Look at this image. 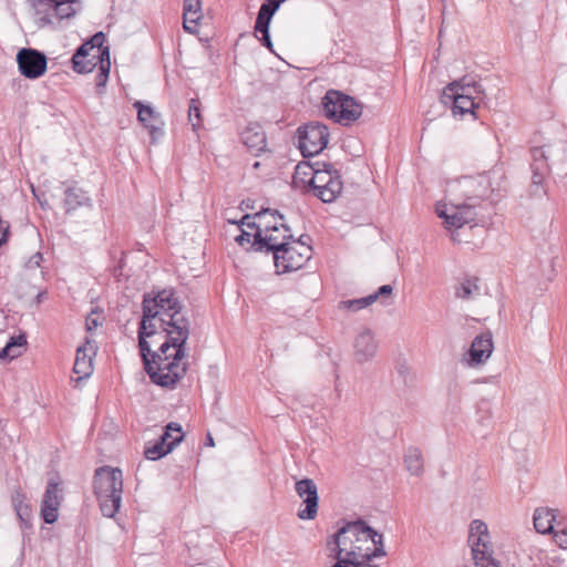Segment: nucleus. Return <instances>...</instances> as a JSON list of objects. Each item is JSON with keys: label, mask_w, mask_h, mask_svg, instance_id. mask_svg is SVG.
<instances>
[{"label": "nucleus", "mask_w": 567, "mask_h": 567, "mask_svg": "<svg viewBox=\"0 0 567 567\" xmlns=\"http://www.w3.org/2000/svg\"><path fill=\"white\" fill-rule=\"evenodd\" d=\"M504 178L502 168L494 167L476 176H462L446 183L450 206L436 205V214L444 220L446 229H457L475 220V208L481 200L488 199L495 190L501 189Z\"/></svg>", "instance_id": "1"}, {"label": "nucleus", "mask_w": 567, "mask_h": 567, "mask_svg": "<svg viewBox=\"0 0 567 567\" xmlns=\"http://www.w3.org/2000/svg\"><path fill=\"white\" fill-rule=\"evenodd\" d=\"M94 494L103 516L113 518L120 511L123 494V473L117 467L102 466L95 470Z\"/></svg>", "instance_id": "2"}, {"label": "nucleus", "mask_w": 567, "mask_h": 567, "mask_svg": "<svg viewBox=\"0 0 567 567\" xmlns=\"http://www.w3.org/2000/svg\"><path fill=\"white\" fill-rule=\"evenodd\" d=\"M105 34L96 32L82 43L72 56V68L76 73H90L100 68L102 61H110V47L104 45Z\"/></svg>", "instance_id": "3"}, {"label": "nucleus", "mask_w": 567, "mask_h": 567, "mask_svg": "<svg viewBox=\"0 0 567 567\" xmlns=\"http://www.w3.org/2000/svg\"><path fill=\"white\" fill-rule=\"evenodd\" d=\"M155 358L150 360V354L142 357L144 369L151 381L163 388H174L186 374V363L182 362L183 359H175V355L161 359L158 354Z\"/></svg>", "instance_id": "4"}, {"label": "nucleus", "mask_w": 567, "mask_h": 567, "mask_svg": "<svg viewBox=\"0 0 567 567\" xmlns=\"http://www.w3.org/2000/svg\"><path fill=\"white\" fill-rule=\"evenodd\" d=\"M189 326L188 319H178V321H173L172 326H167L166 330L162 329L165 340L157 351L151 350L150 360H155L158 354L161 359L162 357L173 358V355H175V359H184L186 342L190 332Z\"/></svg>", "instance_id": "5"}, {"label": "nucleus", "mask_w": 567, "mask_h": 567, "mask_svg": "<svg viewBox=\"0 0 567 567\" xmlns=\"http://www.w3.org/2000/svg\"><path fill=\"white\" fill-rule=\"evenodd\" d=\"M30 3L40 28L74 17L78 12L74 6L80 7L79 0H30Z\"/></svg>", "instance_id": "6"}, {"label": "nucleus", "mask_w": 567, "mask_h": 567, "mask_svg": "<svg viewBox=\"0 0 567 567\" xmlns=\"http://www.w3.org/2000/svg\"><path fill=\"white\" fill-rule=\"evenodd\" d=\"M148 301V307L153 311H158V323H161V328L166 330L167 326H172L173 321H178V319H187L185 316L181 315L182 305L178 298L175 296V290L173 288H165L159 290L154 296L151 293H146L143 297V302Z\"/></svg>", "instance_id": "7"}, {"label": "nucleus", "mask_w": 567, "mask_h": 567, "mask_svg": "<svg viewBox=\"0 0 567 567\" xmlns=\"http://www.w3.org/2000/svg\"><path fill=\"white\" fill-rule=\"evenodd\" d=\"M385 555L383 535L357 517V557L372 561Z\"/></svg>", "instance_id": "8"}, {"label": "nucleus", "mask_w": 567, "mask_h": 567, "mask_svg": "<svg viewBox=\"0 0 567 567\" xmlns=\"http://www.w3.org/2000/svg\"><path fill=\"white\" fill-rule=\"evenodd\" d=\"M310 188L315 196L323 203H331L342 190L341 177L338 172L333 169L332 164L321 163L313 176Z\"/></svg>", "instance_id": "9"}, {"label": "nucleus", "mask_w": 567, "mask_h": 567, "mask_svg": "<svg viewBox=\"0 0 567 567\" xmlns=\"http://www.w3.org/2000/svg\"><path fill=\"white\" fill-rule=\"evenodd\" d=\"M298 147L303 157H311L327 146L329 141L328 127L319 122H309L297 130Z\"/></svg>", "instance_id": "10"}, {"label": "nucleus", "mask_w": 567, "mask_h": 567, "mask_svg": "<svg viewBox=\"0 0 567 567\" xmlns=\"http://www.w3.org/2000/svg\"><path fill=\"white\" fill-rule=\"evenodd\" d=\"M322 107L328 118L349 125L354 120V97L337 90H328L322 97Z\"/></svg>", "instance_id": "11"}, {"label": "nucleus", "mask_w": 567, "mask_h": 567, "mask_svg": "<svg viewBox=\"0 0 567 567\" xmlns=\"http://www.w3.org/2000/svg\"><path fill=\"white\" fill-rule=\"evenodd\" d=\"M309 245H301V249L291 245L289 240L274 255V264L278 272H289L300 269L311 257Z\"/></svg>", "instance_id": "12"}, {"label": "nucleus", "mask_w": 567, "mask_h": 567, "mask_svg": "<svg viewBox=\"0 0 567 567\" xmlns=\"http://www.w3.org/2000/svg\"><path fill=\"white\" fill-rule=\"evenodd\" d=\"M17 62L19 71L28 79H38L47 71V56L35 49H20L17 54Z\"/></svg>", "instance_id": "13"}, {"label": "nucleus", "mask_w": 567, "mask_h": 567, "mask_svg": "<svg viewBox=\"0 0 567 567\" xmlns=\"http://www.w3.org/2000/svg\"><path fill=\"white\" fill-rule=\"evenodd\" d=\"M280 233L269 231L265 235L261 233H255L252 240V249L259 252H276L280 251V248L285 246V244L293 239L291 234V228L284 224H279Z\"/></svg>", "instance_id": "14"}, {"label": "nucleus", "mask_w": 567, "mask_h": 567, "mask_svg": "<svg viewBox=\"0 0 567 567\" xmlns=\"http://www.w3.org/2000/svg\"><path fill=\"white\" fill-rule=\"evenodd\" d=\"M394 373L395 379L393 382L399 396L406 401L410 400L413 392L416 390L417 379L409 361L403 355H399L395 359Z\"/></svg>", "instance_id": "15"}, {"label": "nucleus", "mask_w": 567, "mask_h": 567, "mask_svg": "<svg viewBox=\"0 0 567 567\" xmlns=\"http://www.w3.org/2000/svg\"><path fill=\"white\" fill-rule=\"evenodd\" d=\"M158 311L152 312V309L148 307V301L142 302V320L138 327V348L141 357L151 354V346L146 339L163 333L161 324L158 327L156 324V322H158Z\"/></svg>", "instance_id": "16"}, {"label": "nucleus", "mask_w": 567, "mask_h": 567, "mask_svg": "<svg viewBox=\"0 0 567 567\" xmlns=\"http://www.w3.org/2000/svg\"><path fill=\"white\" fill-rule=\"evenodd\" d=\"M296 493L302 499L305 508L298 512L300 519H315L318 513V488L313 480L302 478L296 482Z\"/></svg>", "instance_id": "17"}, {"label": "nucleus", "mask_w": 567, "mask_h": 567, "mask_svg": "<svg viewBox=\"0 0 567 567\" xmlns=\"http://www.w3.org/2000/svg\"><path fill=\"white\" fill-rule=\"evenodd\" d=\"M62 499L63 496L61 494L59 484L54 481H49L43 495L40 512L44 523L53 524L56 522Z\"/></svg>", "instance_id": "18"}, {"label": "nucleus", "mask_w": 567, "mask_h": 567, "mask_svg": "<svg viewBox=\"0 0 567 567\" xmlns=\"http://www.w3.org/2000/svg\"><path fill=\"white\" fill-rule=\"evenodd\" d=\"M493 349V338L491 332H484L476 336L467 352L468 364L473 367L484 363L491 357Z\"/></svg>", "instance_id": "19"}, {"label": "nucleus", "mask_w": 567, "mask_h": 567, "mask_svg": "<svg viewBox=\"0 0 567 567\" xmlns=\"http://www.w3.org/2000/svg\"><path fill=\"white\" fill-rule=\"evenodd\" d=\"M379 349L374 333L365 328L357 336V364L372 361Z\"/></svg>", "instance_id": "20"}, {"label": "nucleus", "mask_w": 567, "mask_h": 567, "mask_svg": "<svg viewBox=\"0 0 567 567\" xmlns=\"http://www.w3.org/2000/svg\"><path fill=\"white\" fill-rule=\"evenodd\" d=\"M133 106L137 110L138 121L150 131L153 140L164 134L161 127L163 124L161 116L153 107L143 104L141 101H136Z\"/></svg>", "instance_id": "21"}, {"label": "nucleus", "mask_w": 567, "mask_h": 567, "mask_svg": "<svg viewBox=\"0 0 567 567\" xmlns=\"http://www.w3.org/2000/svg\"><path fill=\"white\" fill-rule=\"evenodd\" d=\"M352 530H354V522H349L343 527L339 528L331 539L327 542V548L330 553L354 555L353 543L347 536V534Z\"/></svg>", "instance_id": "22"}, {"label": "nucleus", "mask_w": 567, "mask_h": 567, "mask_svg": "<svg viewBox=\"0 0 567 567\" xmlns=\"http://www.w3.org/2000/svg\"><path fill=\"white\" fill-rule=\"evenodd\" d=\"M476 97L474 95L443 91L441 99L444 104H452L453 114L464 115L467 113L474 114V109L478 106V103L475 102Z\"/></svg>", "instance_id": "23"}, {"label": "nucleus", "mask_w": 567, "mask_h": 567, "mask_svg": "<svg viewBox=\"0 0 567 567\" xmlns=\"http://www.w3.org/2000/svg\"><path fill=\"white\" fill-rule=\"evenodd\" d=\"M241 141L255 155L266 151L267 138L261 125L250 123L241 133Z\"/></svg>", "instance_id": "24"}, {"label": "nucleus", "mask_w": 567, "mask_h": 567, "mask_svg": "<svg viewBox=\"0 0 567 567\" xmlns=\"http://www.w3.org/2000/svg\"><path fill=\"white\" fill-rule=\"evenodd\" d=\"M63 206L65 208V213L70 214L80 207H90L91 198L82 188L69 186L64 190Z\"/></svg>", "instance_id": "25"}, {"label": "nucleus", "mask_w": 567, "mask_h": 567, "mask_svg": "<svg viewBox=\"0 0 567 567\" xmlns=\"http://www.w3.org/2000/svg\"><path fill=\"white\" fill-rule=\"evenodd\" d=\"M258 220V231L265 235L269 231L280 233L278 219H284L277 209L264 208L254 215Z\"/></svg>", "instance_id": "26"}, {"label": "nucleus", "mask_w": 567, "mask_h": 567, "mask_svg": "<svg viewBox=\"0 0 567 567\" xmlns=\"http://www.w3.org/2000/svg\"><path fill=\"white\" fill-rule=\"evenodd\" d=\"M557 509L549 507H538L534 512L533 520L537 533L546 535L554 532V522Z\"/></svg>", "instance_id": "27"}, {"label": "nucleus", "mask_w": 567, "mask_h": 567, "mask_svg": "<svg viewBox=\"0 0 567 567\" xmlns=\"http://www.w3.org/2000/svg\"><path fill=\"white\" fill-rule=\"evenodd\" d=\"M320 162L310 163V162H300L296 168L292 176V184L295 187H310L313 182V176L320 166Z\"/></svg>", "instance_id": "28"}, {"label": "nucleus", "mask_w": 567, "mask_h": 567, "mask_svg": "<svg viewBox=\"0 0 567 567\" xmlns=\"http://www.w3.org/2000/svg\"><path fill=\"white\" fill-rule=\"evenodd\" d=\"M25 501H27V497L21 491L17 489L13 493L12 505L14 507L17 516L20 519L21 527L24 529H29L32 527V524H31L32 509H31V506Z\"/></svg>", "instance_id": "29"}, {"label": "nucleus", "mask_w": 567, "mask_h": 567, "mask_svg": "<svg viewBox=\"0 0 567 567\" xmlns=\"http://www.w3.org/2000/svg\"><path fill=\"white\" fill-rule=\"evenodd\" d=\"M480 279L476 277H466L455 286V297L465 301L475 300L482 295Z\"/></svg>", "instance_id": "30"}, {"label": "nucleus", "mask_w": 567, "mask_h": 567, "mask_svg": "<svg viewBox=\"0 0 567 567\" xmlns=\"http://www.w3.org/2000/svg\"><path fill=\"white\" fill-rule=\"evenodd\" d=\"M73 372L79 374L76 381L89 378L93 372L92 355L87 352L85 346L79 347L76 349Z\"/></svg>", "instance_id": "31"}, {"label": "nucleus", "mask_w": 567, "mask_h": 567, "mask_svg": "<svg viewBox=\"0 0 567 567\" xmlns=\"http://www.w3.org/2000/svg\"><path fill=\"white\" fill-rule=\"evenodd\" d=\"M404 464L406 471L414 476H420L424 472L423 456L420 449L410 446L404 454Z\"/></svg>", "instance_id": "32"}, {"label": "nucleus", "mask_w": 567, "mask_h": 567, "mask_svg": "<svg viewBox=\"0 0 567 567\" xmlns=\"http://www.w3.org/2000/svg\"><path fill=\"white\" fill-rule=\"evenodd\" d=\"M393 287L391 285H383L378 290L367 297L357 298V309H363L380 300L382 305L386 303V299L391 298Z\"/></svg>", "instance_id": "33"}, {"label": "nucleus", "mask_w": 567, "mask_h": 567, "mask_svg": "<svg viewBox=\"0 0 567 567\" xmlns=\"http://www.w3.org/2000/svg\"><path fill=\"white\" fill-rule=\"evenodd\" d=\"M27 344L23 336L11 337L7 344L0 350V360L14 359L21 355V349Z\"/></svg>", "instance_id": "34"}, {"label": "nucleus", "mask_w": 567, "mask_h": 567, "mask_svg": "<svg viewBox=\"0 0 567 567\" xmlns=\"http://www.w3.org/2000/svg\"><path fill=\"white\" fill-rule=\"evenodd\" d=\"M183 440V435H177L173 441L167 443L166 447H162L161 444L155 443L152 446H147L144 450V455L147 460L156 461L168 454L177 444Z\"/></svg>", "instance_id": "35"}, {"label": "nucleus", "mask_w": 567, "mask_h": 567, "mask_svg": "<svg viewBox=\"0 0 567 567\" xmlns=\"http://www.w3.org/2000/svg\"><path fill=\"white\" fill-rule=\"evenodd\" d=\"M374 425L382 439H390L395 434V424L390 415L381 413L375 417Z\"/></svg>", "instance_id": "36"}, {"label": "nucleus", "mask_w": 567, "mask_h": 567, "mask_svg": "<svg viewBox=\"0 0 567 567\" xmlns=\"http://www.w3.org/2000/svg\"><path fill=\"white\" fill-rule=\"evenodd\" d=\"M457 89L474 91L475 94H477V95L484 94V89L482 87V85L480 83L475 82L470 76H463L462 79L447 84L445 86L444 91L456 92Z\"/></svg>", "instance_id": "37"}, {"label": "nucleus", "mask_w": 567, "mask_h": 567, "mask_svg": "<svg viewBox=\"0 0 567 567\" xmlns=\"http://www.w3.org/2000/svg\"><path fill=\"white\" fill-rule=\"evenodd\" d=\"M468 543L471 544L473 559L475 558L476 554L477 556H482V554H493L489 548L491 542L488 533L487 536H477L475 539H472Z\"/></svg>", "instance_id": "38"}, {"label": "nucleus", "mask_w": 567, "mask_h": 567, "mask_svg": "<svg viewBox=\"0 0 567 567\" xmlns=\"http://www.w3.org/2000/svg\"><path fill=\"white\" fill-rule=\"evenodd\" d=\"M183 17H186V23L194 21L192 17H200L202 14V0H184Z\"/></svg>", "instance_id": "39"}, {"label": "nucleus", "mask_w": 567, "mask_h": 567, "mask_svg": "<svg viewBox=\"0 0 567 567\" xmlns=\"http://www.w3.org/2000/svg\"><path fill=\"white\" fill-rule=\"evenodd\" d=\"M188 120L192 123L194 130H197L202 125V115L198 100H190L188 109Z\"/></svg>", "instance_id": "40"}, {"label": "nucleus", "mask_w": 567, "mask_h": 567, "mask_svg": "<svg viewBox=\"0 0 567 567\" xmlns=\"http://www.w3.org/2000/svg\"><path fill=\"white\" fill-rule=\"evenodd\" d=\"M487 525L480 519H474L470 525L468 542L475 539L477 536H487Z\"/></svg>", "instance_id": "41"}, {"label": "nucleus", "mask_w": 567, "mask_h": 567, "mask_svg": "<svg viewBox=\"0 0 567 567\" xmlns=\"http://www.w3.org/2000/svg\"><path fill=\"white\" fill-rule=\"evenodd\" d=\"M473 560L476 567H501V563L493 557V554H482V556L476 554Z\"/></svg>", "instance_id": "42"}, {"label": "nucleus", "mask_w": 567, "mask_h": 567, "mask_svg": "<svg viewBox=\"0 0 567 567\" xmlns=\"http://www.w3.org/2000/svg\"><path fill=\"white\" fill-rule=\"evenodd\" d=\"M111 70V62H103L101 63V66L99 68V73L95 79V83L97 87L105 86Z\"/></svg>", "instance_id": "43"}, {"label": "nucleus", "mask_w": 567, "mask_h": 567, "mask_svg": "<svg viewBox=\"0 0 567 567\" xmlns=\"http://www.w3.org/2000/svg\"><path fill=\"white\" fill-rule=\"evenodd\" d=\"M533 184L540 185L544 181L545 173L547 172V164H532Z\"/></svg>", "instance_id": "44"}, {"label": "nucleus", "mask_w": 567, "mask_h": 567, "mask_svg": "<svg viewBox=\"0 0 567 567\" xmlns=\"http://www.w3.org/2000/svg\"><path fill=\"white\" fill-rule=\"evenodd\" d=\"M554 532H567V516L563 515L558 509L554 522Z\"/></svg>", "instance_id": "45"}, {"label": "nucleus", "mask_w": 567, "mask_h": 567, "mask_svg": "<svg viewBox=\"0 0 567 567\" xmlns=\"http://www.w3.org/2000/svg\"><path fill=\"white\" fill-rule=\"evenodd\" d=\"M532 155H533V159H534L533 164H538V165L547 164L546 163L547 156L545 154V151L542 147L533 148Z\"/></svg>", "instance_id": "46"}, {"label": "nucleus", "mask_w": 567, "mask_h": 567, "mask_svg": "<svg viewBox=\"0 0 567 567\" xmlns=\"http://www.w3.org/2000/svg\"><path fill=\"white\" fill-rule=\"evenodd\" d=\"M183 18H184V22H183L184 30L190 34L198 33L197 24L202 18L197 17V16L192 17L193 20H195V21H188L187 23H186V17H183Z\"/></svg>", "instance_id": "47"}, {"label": "nucleus", "mask_w": 567, "mask_h": 567, "mask_svg": "<svg viewBox=\"0 0 567 567\" xmlns=\"http://www.w3.org/2000/svg\"><path fill=\"white\" fill-rule=\"evenodd\" d=\"M554 542L563 549H567V532H553Z\"/></svg>", "instance_id": "48"}, {"label": "nucleus", "mask_w": 567, "mask_h": 567, "mask_svg": "<svg viewBox=\"0 0 567 567\" xmlns=\"http://www.w3.org/2000/svg\"><path fill=\"white\" fill-rule=\"evenodd\" d=\"M10 231L9 223L0 218V247L7 243Z\"/></svg>", "instance_id": "49"}, {"label": "nucleus", "mask_w": 567, "mask_h": 567, "mask_svg": "<svg viewBox=\"0 0 567 567\" xmlns=\"http://www.w3.org/2000/svg\"><path fill=\"white\" fill-rule=\"evenodd\" d=\"M255 219L254 215L246 214L241 218L240 224L246 225L248 228H255L256 231H258V220L256 221Z\"/></svg>", "instance_id": "50"}, {"label": "nucleus", "mask_w": 567, "mask_h": 567, "mask_svg": "<svg viewBox=\"0 0 567 567\" xmlns=\"http://www.w3.org/2000/svg\"><path fill=\"white\" fill-rule=\"evenodd\" d=\"M235 240L238 243V245L244 246L245 244H251V235L245 230L241 231L240 235H238Z\"/></svg>", "instance_id": "51"}, {"label": "nucleus", "mask_w": 567, "mask_h": 567, "mask_svg": "<svg viewBox=\"0 0 567 567\" xmlns=\"http://www.w3.org/2000/svg\"><path fill=\"white\" fill-rule=\"evenodd\" d=\"M94 315H95V312L92 311L91 315H89L86 317V322L85 323H86V329L89 331H92L93 329H95L100 324L97 318L94 317Z\"/></svg>", "instance_id": "52"}, {"label": "nucleus", "mask_w": 567, "mask_h": 567, "mask_svg": "<svg viewBox=\"0 0 567 567\" xmlns=\"http://www.w3.org/2000/svg\"><path fill=\"white\" fill-rule=\"evenodd\" d=\"M165 430L169 431L171 433H176V436H177V435H183V436H184V434H183V432H182V426H181V424H178V423H176V422H169V423L166 425Z\"/></svg>", "instance_id": "53"}, {"label": "nucleus", "mask_w": 567, "mask_h": 567, "mask_svg": "<svg viewBox=\"0 0 567 567\" xmlns=\"http://www.w3.org/2000/svg\"><path fill=\"white\" fill-rule=\"evenodd\" d=\"M42 261V255L40 252L34 254L28 261V267L34 268L39 267Z\"/></svg>", "instance_id": "54"}, {"label": "nucleus", "mask_w": 567, "mask_h": 567, "mask_svg": "<svg viewBox=\"0 0 567 567\" xmlns=\"http://www.w3.org/2000/svg\"><path fill=\"white\" fill-rule=\"evenodd\" d=\"M293 244H298L299 248L301 249V245H308V241L310 240V237L308 235H301L297 240L291 239Z\"/></svg>", "instance_id": "55"}, {"label": "nucleus", "mask_w": 567, "mask_h": 567, "mask_svg": "<svg viewBox=\"0 0 567 567\" xmlns=\"http://www.w3.org/2000/svg\"><path fill=\"white\" fill-rule=\"evenodd\" d=\"M357 563H359V560H357ZM371 561H368L367 559H362L360 560V567H379L377 565H372L370 564Z\"/></svg>", "instance_id": "56"}, {"label": "nucleus", "mask_w": 567, "mask_h": 567, "mask_svg": "<svg viewBox=\"0 0 567 567\" xmlns=\"http://www.w3.org/2000/svg\"><path fill=\"white\" fill-rule=\"evenodd\" d=\"M163 436H165L167 439V442H171V441H173V439L176 437V435L174 436L173 433H171L167 430L164 431Z\"/></svg>", "instance_id": "57"}, {"label": "nucleus", "mask_w": 567, "mask_h": 567, "mask_svg": "<svg viewBox=\"0 0 567 567\" xmlns=\"http://www.w3.org/2000/svg\"><path fill=\"white\" fill-rule=\"evenodd\" d=\"M156 443L161 444L162 447H166L168 442H167V439L165 436H163V434H162L159 440Z\"/></svg>", "instance_id": "58"}, {"label": "nucleus", "mask_w": 567, "mask_h": 567, "mask_svg": "<svg viewBox=\"0 0 567 567\" xmlns=\"http://www.w3.org/2000/svg\"><path fill=\"white\" fill-rule=\"evenodd\" d=\"M457 94H468V95H473L475 92L474 91H468V90H461V89H457V91L455 92Z\"/></svg>", "instance_id": "59"}, {"label": "nucleus", "mask_w": 567, "mask_h": 567, "mask_svg": "<svg viewBox=\"0 0 567 567\" xmlns=\"http://www.w3.org/2000/svg\"><path fill=\"white\" fill-rule=\"evenodd\" d=\"M355 107H357V121H358V120H359V117H360V115H361L362 104H360V103L357 101Z\"/></svg>", "instance_id": "60"}, {"label": "nucleus", "mask_w": 567, "mask_h": 567, "mask_svg": "<svg viewBox=\"0 0 567 567\" xmlns=\"http://www.w3.org/2000/svg\"><path fill=\"white\" fill-rule=\"evenodd\" d=\"M342 305H344L347 308H350L354 305V300H347V301H343Z\"/></svg>", "instance_id": "61"}, {"label": "nucleus", "mask_w": 567, "mask_h": 567, "mask_svg": "<svg viewBox=\"0 0 567 567\" xmlns=\"http://www.w3.org/2000/svg\"><path fill=\"white\" fill-rule=\"evenodd\" d=\"M207 444L214 446V440L210 434L207 435Z\"/></svg>", "instance_id": "62"}, {"label": "nucleus", "mask_w": 567, "mask_h": 567, "mask_svg": "<svg viewBox=\"0 0 567 567\" xmlns=\"http://www.w3.org/2000/svg\"><path fill=\"white\" fill-rule=\"evenodd\" d=\"M259 165H260V163H259V162H255V163L252 164V168L257 169V168L259 167Z\"/></svg>", "instance_id": "63"}, {"label": "nucleus", "mask_w": 567, "mask_h": 567, "mask_svg": "<svg viewBox=\"0 0 567 567\" xmlns=\"http://www.w3.org/2000/svg\"><path fill=\"white\" fill-rule=\"evenodd\" d=\"M192 567H208L206 565H203V564H199V565H196V566H192Z\"/></svg>", "instance_id": "64"}]
</instances>
